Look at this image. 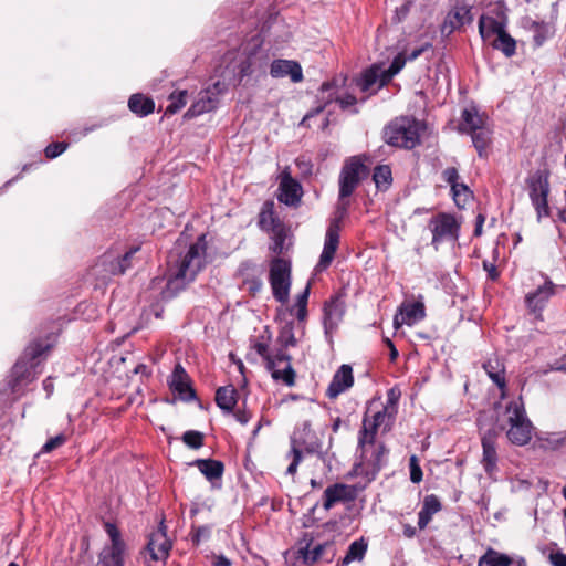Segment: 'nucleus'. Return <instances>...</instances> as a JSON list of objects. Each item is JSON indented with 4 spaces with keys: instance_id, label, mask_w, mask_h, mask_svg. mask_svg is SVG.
I'll list each match as a JSON object with an SVG mask.
<instances>
[{
    "instance_id": "bf43d9fd",
    "label": "nucleus",
    "mask_w": 566,
    "mask_h": 566,
    "mask_svg": "<svg viewBox=\"0 0 566 566\" xmlns=\"http://www.w3.org/2000/svg\"><path fill=\"white\" fill-rule=\"evenodd\" d=\"M209 533L210 530L208 527H199L193 535V541L199 543L201 538L208 537Z\"/></svg>"
},
{
    "instance_id": "a19ab883",
    "label": "nucleus",
    "mask_w": 566,
    "mask_h": 566,
    "mask_svg": "<svg viewBox=\"0 0 566 566\" xmlns=\"http://www.w3.org/2000/svg\"><path fill=\"white\" fill-rule=\"evenodd\" d=\"M287 458H291V463L286 469V473L293 475L297 471V465L302 460V450L297 441L296 434L291 440V451L287 453Z\"/></svg>"
},
{
    "instance_id": "4be33fe9",
    "label": "nucleus",
    "mask_w": 566,
    "mask_h": 566,
    "mask_svg": "<svg viewBox=\"0 0 566 566\" xmlns=\"http://www.w3.org/2000/svg\"><path fill=\"white\" fill-rule=\"evenodd\" d=\"M270 74L275 78L290 76L291 81L294 83H298L303 80L301 65L291 60H274L270 67Z\"/></svg>"
},
{
    "instance_id": "f257e3e1",
    "label": "nucleus",
    "mask_w": 566,
    "mask_h": 566,
    "mask_svg": "<svg viewBox=\"0 0 566 566\" xmlns=\"http://www.w3.org/2000/svg\"><path fill=\"white\" fill-rule=\"evenodd\" d=\"M206 264V235L200 234L196 242L186 247V238L182 234L168 256L167 284L164 296L172 297L184 290L187 284L195 280Z\"/></svg>"
},
{
    "instance_id": "79ce46f5",
    "label": "nucleus",
    "mask_w": 566,
    "mask_h": 566,
    "mask_svg": "<svg viewBox=\"0 0 566 566\" xmlns=\"http://www.w3.org/2000/svg\"><path fill=\"white\" fill-rule=\"evenodd\" d=\"M138 249H132L116 261L109 262V272L113 275L123 274L130 266V259Z\"/></svg>"
},
{
    "instance_id": "864d4df0",
    "label": "nucleus",
    "mask_w": 566,
    "mask_h": 566,
    "mask_svg": "<svg viewBox=\"0 0 566 566\" xmlns=\"http://www.w3.org/2000/svg\"><path fill=\"white\" fill-rule=\"evenodd\" d=\"M274 233V245H273V251L275 253H281L282 250H283V241H284V235L282 233V229H277L275 231H273Z\"/></svg>"
},
{
    "instance_id": "a211bd4d",
    "label": "nucleus",
    "mask_w": 566,
    "mask_h": 566,
    "mask_svg": "<svg viewBox=\"0 0 566 566\" xmlns=\"http://www.w3.org/2000/svg\"><path fill=\"white\" fill-rule=\"evenodd\" d=\"M302 195V186L291 177L289 169L285 168L280 175L279 201L287 206H295L301 201Z\"/></svg>"
},
{
    "instance_id": "39448f33",
    "label": "nucleus",
    "mask_w": 566,
    "mask_h": 566,
    "mask_svg": "<svg viewBox=\"0 0 566 566\" xmlns=\"http://www.w3.org/2000/svg\"><path fill=\"white\" fill-rule=\"evenodd\" d=\"M500 427L505 430L507 440L517 447L528 444L535 429L527 417L522 399L506 405L503 417L500 419Z\"/></svg>"
},
{
    "instance_id": "09e8293b",
    "label": "nucleus",
    "mask_w": 566,
    "mask_h": 566,
    "mask_svg": "<svg viewBox=\"0 0 566 566\" xmlns=\"http://www.w3.org/2000/svg\"><path fill=\"white\" fill-rule=\"evenodd\" d=\"M410 480L413 483H419L422 480V470L416 455L410 457Z\"/></svg>"
},
{
    "instance_id": "aec40b11",
    "label": "nucleus",
    "mask_w": 566,
    "mask_h": 566,
    "mask_svg": "<svg viewBox=\"0 0 566 566\" xmlns=\"http://www.w3.org/2000/svg\"><path fill=\"white\" fill-rule=\"evenodd\" d=\"M354 385L353 369L349 365H342L334 374L333 379L327 387L326 395L331 399L337 398L340 394L348 390Z\"/></svg>"
},
{
    "instance_id": "ddd939ff",
    "label": "nucleus",
    "mask_w": 566,
    "mask_h": 566,
    "mask_svg": "<svg viewBox=\"0 0 566 566\" xmlns=\"http://www.w3.org/2000/svg\"><path fill=\"white\" fill-rule=\"evenodd\" d=\"M171 546V541L166 534V527L161 523L158 530L149 535V539L146 546V554H148L149 557L145 555V562L147 564H150L151 562L165 563L169 556Z\"/></svg>"
},
{
    "instance_id": "58836bf2",
    "label": "nucleus",
    "mask_w": 566,
    "mask_h": 566,
    "mask_svg": "<svg viewBox=\"0 0 566 566\" xmlns=\"http://www.w3.org/2000/svg\"><path fill=\"white\" fill-rule=\"evenodd\" d=\"M373 179L379 190H387L392 181L391 169L386 165L376 167Z\"/></svg>"
},
{
    "instance_id": "c85d7f7f",
    "label": "nucleus",
    "mask_w": 566,
    "mask_h": 566,
    "mask_svg": "<svg viewBox=\"0 0 566 566\" xmlns=\"http://www.w3.org/2000/svg\"><path fill=\"white\" fill-rule=\"evenodd\" d=\"M505 30L503 19L499 20L490 15H482L479 21V32L484 41L492 42L500 33Z\"/></svg>"
},
{
    "instance_id": "423d86ee",
    "label": "nucleus",
    "mask_w": 566,
    "mask_h": 566,
    "mask_svg": "<svg viewBox=\"0 0 566 566\" xmlns=\"http://www.w3.org/2000/svg\"><path fill=\"white\" fill-rule=\"evenodd\" d=\"M420 123L415 118L401 117L385 129L389 145L411 149L419 143Z\"/></svg>"
},
{
    "instance_id": "a18cd8bd",
    "label": "nucleus",
    "mask_w": 566,
    "mask_h": 566,
    "mask_svg": "<svg viewBox=\"0 0 566 566\" xmlns=\"http://www.w3.org/2000/svg\"><path fill=\"white\" fill-rule=\"evenodd\" d=\"M293 328L294 327L292 322H287L282 326L279 335V340L282 346L289 347L296 345V338L294 336Z\"/></svg>"
},
{
    "instance_id": "0e129e2a",
    "label": "nucleus",
    "mask_w": 566,
    "mask_h": 566,
    "mask_svg": "<svg viewBox=\"0 0 566 566\" xmlns=\"http://www.w3.org/2000/svg\"><path fill=\"white\" fill-rule=\"evenodd\" d=\"M483 222H484V217L482 214H479L478 216V224H476L475 230H474V234L475 235H481Z\"/></svg>"
},
{
    "instance_id": "4d7b16f0",
    "label": "nucleus",
    "mask_w": 566,
    "mask_h": 566,
    "mask_svg": "<svg viewBox=\"0 0 566 566\" xmlns=\"http://www.w3.org/2000/svg\"><path fill=\"white\" fill-rule=\"evenodd\" d=\"M253 348L255 349V352L262 356L264 358V360L266 361V356H272L273 354H269L268 353V345L266 344H263V343H256Z\"/></svg>"
},
{
    "instance_id": "6e6552de",
    "label": "nucleus",
    "mask_w": 566,
    "mask_h": 566,
    "mask_svg": "<svg viewBox=\"0 0 566 566\" xmlns=\"http://www.w3.org/2000/svg\"><path fill=\"white\" fill-rule=\"evenodd\" d=\"M105 531L111 543L102 549L99 554L101 563L103 566H124L126 544L122 538L120 532L112 523H105Z\"/></svg>"
},
{
    "instance_id": "f03ea898",
    "label": "nucleus",
    "mask_w": 566,
    "mask_h": 566,
    "mask_svg": "<svg viewBox=\"0 0 566 566\" xmlns=\"http://www.w3.org/2000/svg\"><path fill=\"white\" fill-rule=\"evenodd\" d=\"M367 167L360 157L349 158L342 168L339 175V198L337 203V217H335L327 228L324 248L319 261L315 268L321 272L329 266L339 244L340 221L347 212L349 205L348 197L355 191L360 179L367 175Z\"/></svg>"
},
{
    "instance_id": "e433bc0d",
    "label": "nucleus",
    "mask_w": 566,
    "mask_h": 566,
    "mask_svg": "<svg viewBox=\"0 0 566 566\" xmlns=\"http://www.w3.org/2000/svg\"><path fill=\"white\" fill-rule=\"evenodd\" d=\"M538 441L539 447L545 450H557L566 443V431L544 433Z\"/></svg>"
},
{
    "instance_id": "0eeeda50",
    "label": "nucleus",
    "mask_w": 566,
    "mask_h": 566,
    "mask_svg": "<svg viewBox=\"0 0 566 566\" xmlns=\"http://www.w3.org/2000/svg\"><path fill=\"white\" fill-rule=\"evenodd\" d=\"M270 283L273 296L281 303H286L291 287V265L283 259H274L270 265Z\"/></svg>"
},
{
    "instance_id": "ea45409f",
    "label": "nucleus",
    "mask_w": 566,
    "mask_h": 566,
    "mask_svg": "<svg viewBox=\"0 0 566 566\" xmlns=\"http://www.w3.org/2000/svg\"><path fill=\"white\" fill-rule=\"evenodd\" d=\"M188 102L187 91L172 92L169 96V104L166 107L165 114L172 115L178 113L186 106Z\"/></svg>"
},
{
    "instance_id": "cd10ccee",
    "label": "nucleus",
    "mask_w": 566,
    "mask_h": 566,
    "mask_svg": "<svg viewBox=\"0 0 566 566\" xmlns=\"http://www.w3.org/2000/svg\"><path fill=\"white\" fill-rule=\"evenodd\" d=\"M353 497V491L350 486L342 483H336L328 486L324 491L323 506L325 510H329L336 503L350 500Z\"/></svg>"
},
{
    "instance_id": "603ef678",
    "label": "nucleus",
    "mask_w": 566,
    "mask_h": 566,
    "mask_svg": "<svg viewBox=\"0 0 566 566\" xmlns=\"http://www.w3.org/2000/svg\"><path fill=\"white\" fill-rule=\"evenodd\" d=\"M442 176H443V179L451 186V189L453 188V185L459 184L458 182L459 174H458V170L453 167L447 168L442 172Z\"/></svg>"
},
{
    "instance_id": "473e14b6",
    "label": "nucleus",
    "mask_w": 566,
    "mask_h": 566,
    "mask_svg": "<svg viewBox=\"0 0 566 566\" xmlns=\"http://www.w3.org/2000/svg\"><path fill=\"white\" fill-rule=\"evenodd\" d=\"M128 107L134 114L144 117L155 111V103L143 94H134L128 101Z\"/></svg>"
},
{
    "instance_id": "2eb2a0df",
    "label": "nucleus",
    "mask_w": 566,
    "mask_h": 566,
    "mask_svg": "<svg viewBox=\"0 0 566 566\" xmlns=\"http://www.w3.org/2000/svg\"><path fill=\"white\" fill-rule=\"evenodd\" d=\"M358 443L361 449V463L366 465V472L377 473L386 463L388 450L384 444H376L375 440L363 442L360 436Z\"/></svg>"
},
{
    "instance_id": "6ab92c4d",
    "label": "nucleus",
    "mask_w": 566,
    "mask_h": 566,
    "mask_svg": "<svg viewBox=\"0 0 566 566\" xmlns=\"http://www.w3.org/2000/svg\"><path fill=\"white\" fill-rule=\"evenodd\" d=\"M426 316L424 304L422 301L405 302L400 305L398 313L394 317V327L400 328L402 325L412 326Z\"/></svg>"
},
{
    "instance_id": "13d9d810",
    "label": "nucleus",
    "mask_w": 566,
    "mask_h": 566,
    "mask_svg": "<svg viewBox=\"0 0 566 566\" xmlns=\"http://www.w3.org/2000/svg\"><path fill=\"white\" fill-rule=\"evenodd\" d=\"M484 270L488 272V275L491 280H496L499 276L497 270L494 264L484 262Z\"/></svg>"
},
{
    "instance_id": "6e6d98bb",
    "label": "nucleus",
    "mask_w": 566,
    "mask_h": 566,
    "mask_svg": "<svg viewBox=\"0 0 566 566\" xmlns=\"http://www.w3.org/2000/svg\"><path fill=\"white\" fill-rule=\"evenodd\" d=\"M212 565L213 566H231L232 563L224 555H218V556L213 557Z\"/></svg>"
},
{
    "instance_id": "c756f323",
    "label": "nucleus",
    "mask_w": 566,
    "mask_h": 566,
    "mask_svg": "<svg viewBox=\"0 0 566 566\" xmlns=\"http://www.w3.org/2000/svg\"><path fill=\"white\" fill-rule=\"evenodd\" d=\"M441 510V503L436 495H427L418 514V527L424 530L432 516Z\"/></svg>"
},
{
    "instance_id": "dca6fc26",
    "label": "nucleus",
    "mask_w": 566,
    "mask_h": 566,
    "mask_svg": "<svg viewBox=\"0 0 566 566\" xmlns=\"http://www.w3.org/2000/svg\"><path fill=\"white\" fill-rule=\"evenodd\" d=\"M266 366L275 380H282L286 386L295 382V373L291 365V358L284 352L279 350L272 356H266Z\"/></svg>"
},
{
    "instance_id": "f8f14e48",
    "label": "nucleus",
    "mask_w": 566,
    "mask_h": 566,
    "mask_svg": "<svg viewBox=\"0 0 566 566\" xmlns=\"http://www.w3.org/2000/svg\"><path fill=\"white\" fill-rule=\"evenodd\" d=\"M226 90L224 83L216 82L211 87L199 93L197 101L186 112V118H193L217 108L219 95Z\"/></svg>"
},
{
    "instance_id": "5701e85b",
    "label": "nucleus",
    "mask_w": 566,
    "mask_h": 566,
    "mask_svg": "<svg viewBox=\"0 0 566 566\" xmlns=\"http://www.w3.org/2000/svg\"><path fill=\"white\" fill-rule=\"evenodd\" d=\"M171 390L178 394L179 398L188 401L195 398V391L190 387L189 377L181 365H177L169 380Z\"/></svg>"
},
{
    "instance_id": "e2e57ef3",
    "label": "nucleus",
    "mask_w": 566,
    "mask_h": 566,
    "mask_svg": "<svg viewBox=\"0 0 566 566\" xmlns=\"http://www.w3.org/2000/svg\"><path fill=\"white\" fill-rule=\"evenodd\" d=\"M386 344L389 346L390 348V359L391 360H395L398 356V350L396 349V347L394 346L392 342L390 339H386Z\"/></svg>"
},
{
    "instance_id": "20e7f679",
    "label": "nucleus",
    "mask_w": 566,
    "mask_h": 566,
    "mask_svg": "<svg viewBox=\"0 0 566 566\" xmlns=\"http://www.w3.org/2000/svg\"><path fill=\"white\" fill-rule=\"evenodd\" d=\"M49 349L50 345L42 342H33L25 348L23 355L12 368L9 385L13 394L21 396L25 386L36 379L39 374L36 367L41 363L42 355Z\"/></svg>"
},
{
    "instance_id": "8fccbe9b",
    "label": "nucleus",
    "mask_w": 566,
    "mask_h": 566,
    "mask_svg": "<svg viewBox=\"0 0 566 566\" xmlns=\"http://www.w3.org/2000/svg\"><path fill=\"white\" fill-rule=\"evenodd\" d=\"M67 145L65 143H54L45 148V155L48 158H55L65 151Z\"/></svg>"
},
{
    "instance_id": "72a5a7b5",
    "label": "nucleus",
    "mask_w": 566,
    "mask_h": 566,
    "mask_svg": "<svg viewBox=\"0 0 566 566\" xmlns=\"http://www.w3.org/2000/svg\"><path fill=\"white\" fill-rule=\"evenodd\" d=\"M192 464L196 465L209 481L221 478L223 473V464L217 460L198 459L192 462Z\"/></svg>"
},
{
    "instance_id": "052dcab7",
    "label": "nucleus",
    "mask_w": 566,
    "mask_h": 566,
    "mask_svg": "<svg viewBox=\"0 0 566 566\" xmlns=\"http://www.w3.org/2000/svg\"><path fill=\"white\" fill-rule=\"evenodd\" d=\"M402 532H403V535L407 537V538H412L416 536L417 534V530L416 527H413L412 525L410 524H405L402 526Z\"/></svg>"
},
{
    "instance_id": "c9c22d12",
    "label": "nucleus",
    "mask_w": 566,
    "mask_h": 566,
    "mask_svg": "<svg viewBox=\"0 0 566 566\" xmlns=\"http://www.w3.org/2000/svg\"><path fill=\"white\" fill-rule=\"evenodd\" d=\"M366 552H367V543L365 542L364 538L354 541L349 545L345 556L343 557L342 565L347 566L353 562L363 560Z\"/></svg>"
},
{
    "instance_id": "de8ad7c7",
    "label": "nucleus",
    "mask_w": 566,
    "mask_h": 566,
    "mask_svg": "<svg viewBox=\"0 0 566 566\" xmlns=\"http://www.w3.org/2000/svg\"><path fill=\"white\" fill-rule=\"evenodd\" d=\"M182 440L190 448L198 449L202 446L203 436L198 431H187L184 433Z\"/></svg>"
},
{
    "instance_id": "37998d69",
    "label": "nucleus",
    "mask_w": 566,
    "mask_h": 566,
    "mask_svg": "<svg viewBox=\"0 0 566 566\" xmlns=\"http://www.w3.org/2000/svg\"><path fill=\"white\" fill-rule=\"evenodd\" d=\"M451 191L455 205L460 208L464 207L472 198V191L467 185L461 182L453 185Z\"/></svg>"
},
{
    "instance_id": "5fc2aeb1",
    "label": "nucleus",
    "mask_w": 566,
    "mask_h": 566,
    "mask_svg": "<svg viewBox=\"0 0 566 566\" xmlns=\"http://www.w3.org/2000/svg\"><path fill=\"white\" fill-rule=\"evenodd\" d=\"M553 566H566V555L563 553H554L549 556Z\"/></svg>"
},
{
    "instance_id": "69168bd1",
    "label": "nucleus",
    "mask_w": 566,
    "mask_h": 566,
    "mask_svg": "<svg viewBox=\"0 0 566 566\" xmlns=\"http://www.w3.org/2000/svg\"><path fill=\"white\" fill-rule=\"evenodd\" d=\"M235 418L240 423L245 424L249 421L250 416L245 412H238L235 413Z\"/></svg>"
},
{
    "instance_id": "9d476101",
    "label": "nucleus",
    "mask_w": 566,
    "mask_h": 566,
    "mask_svg": "<svg viewBox=\"0 0 566 566\" xmlns=\"http://www.w3.org/2000/svg\"><path fill=\"white\" fill-rule=\"evenodd\" d=\"M343 81L334 80L322 85L318 98L321 102H324V105L317 107L316 113L322 112L332 102H336L342 109H349L355 106L357 98L352 93H348L343 87Z\"/></svg>"
},
{
    "instance_id": "3c124183",
    "label": "nucleus",
    "mask_w": 566,
    "mask_h": 566,
    "mask_svg": "<svg viewBox=\"0 0 566 566\" xmlns=\"http://www.w3.org/2000/svg\"><path fill=\"white\" fill-rule=\"evenodd\" d=\"M65 441H66L65 436L57 434L56 437L51 438L50 440H48L44 443V446L42 448V451L43 452H51L52 450L61 447Z\"/></svg>"
},
{
    "instance_id": "393cba45",
    "label": "nucleus",
    "mask_w": 566,
    "mask_h": 566,
    "mask_svg": "<svg viewBox=\"0 0 566 566\" xmlns=\"http://www.w3.org/2000/svg\"><path fill=\"white\" fill-rule=\"evenodd\" d=\"M298 558H301L305 564L313 565L316 562L322 559L329 560L333 556V545L329 543L318 544L314 547H311L310 544L304 547H300L297 551Z\"/></svg>"
},
{
    "instance_id": "338daca9",
    "label": "nucleus",
    "mask_w": 566,
    "mask_h": 566,
    "mask_svg": "<svg viewBox=\"0 0 566 566\" xmlns=\"http://www.w3.org/2000/svg\"><path fill=\"white\" fill-rule=\"evenodd\" d=\"M409 11V4L405 3L401 6L400 9L397 10V14H401V17H405Z\"/></svg>"
},
{
    "instance_id": "f704fd0d",
    "label": "nucleus",
    "mask_w": 566,
    "mask_h": 566,
    "mask_svg": "<svg viewBox=\"0 0 566 566\" xmlns=\"http://www.w3.org/2000/svg\"><path fill=\"white\" fill-rule=\"evenodd\" d=\"M216 402L226 412H231L237 405V390L232 386L221 387L217 390Z\"/></svg>"
},
{
    "instance_id": "f3484780",
    "label": "nucleus",
    "mask_w": 566,
    "mask_h": 566,
    "mask_svg": "<svg viewBox=\"0 0 566 566\" xmlns=\"http://www.w3.org/2000/svg\"><path fill=\"white\" fill-rule=\"evenodd\" d=\"M544 280L538 287L525 295V304L531 313H533L536 317L542 316V311L547 304L548 300L555 294V284L542 275Z\"/></svg>"
},
{
    "instance_id": "4468645a",
    "label": "nucleus",
    "mask_w": 566,
    "mask_h": 566,
    "mask_svg": "<svg viewBox=\"0 0 566 566\" xmlns=\"http://www.w3.org/2000/svg\"><path fill=\"white\" fill-rule=\"evenodd\" d=\"M392 419L394 413L389 410L388 406H385L381 410L375 412L371 418L366 415L363 419V426L359 432L361 441L369 442L375 440L379 429H382L384 431L389 430Z\"/></svg>"
},
{
    "instance_id": "7ed1b4c3",
    "label": "nucleus",
    "mask_w": 566,
    "mask_h": 566,
    "mask_svg": "<svg viewBox=\"0 0 566 566\" xmlns=\"http://www.w3.org/2000/svg\"><path fill=\"white\" fill-rule=\"evenodd\" d=\"M429 46L430 44L427 43L418 49L412 50L407 56L403 54H398L388 69H385L382 64L371 65L361 74L360 78L356 80V86L363 93H367L369 95L375 94L378 90L386 85L394 75L402 70L407 60H416Z\"/></svg>"
},
{
    "instance_id": "7c9ffc66",
    "label": "nucleus",
    "mask_w": 566,
    "mask_h": 566,
    "mask_svg": "<svg viewBox=\"0 0 566 566\" xmlns=\"http://www.w3.org/2000/svg\"><path fill=\"white\" fill-rule=\"evenodd\" d=\"M493 129L491 123L470 134L473 146L480 157L488 155V149L492 143Z\"/></svg>"
},
{
    "instance_id": "2f4dec72",
    "label": "nucleus",
    "mask_w": 566,
    "mask_h": 566,
    "mask_svg": "<svg viewBox=\"0 0 566 566\" xmlns=\"http://www.w3.org/2000/svg\"><path fill=\"white\" fill-rule=\"evenodd\" d=\"M484 370L489 375V377L492 379L494 384L499 386V388L502 390V397H504V390H505V368L502 360L497 357L490 358L484 365Z\"/></svg>"
},
{
    "instance_id": "774afa93",
    "label": "nucleus",
    "mask_w": 566,
    "mask_h": 566,
    "mask_svg": "<svg viewBox=\"0 0 566 566\" xmlns=\"http://www.w3.org/2000/svg\"><path fill=\"white\" fill-rule=\"evenodd\" d=\"M563 495H564V497L566 500V485L563 488Z\"/></svg>"
},
{
    "instance_id": "a878e982",
    "label": "nucleus",
    "mask_w": 566,
    "mask_h": 566,
    "mask_svg": "<svg viewBox=\"0 0 566 566\" xmlns=\"http://www.w3.org/2000/svg\"><path fill=\"white\" fill-rule=\"evenodd\" d=\"M478 566H526V564L523 558L514 559L490 547L480 557Z\"/></svg>"
},
{
    "instance_id": "1a4fd4ad",
    "label": "nucleus",
    "mask_w": 566,
    "mask_h": 566,
    "mask_svg": "<svg viewBox=\"0 0 566 566\" xmlns=\"http://www.w3.org/2000/svg\"><path fill=\"white\" fill-rule=\"evenodd\" d=\"M429 228L436 250L442 242H457L459 239L460 223L452 214L439 213L430 220Z\"/></svg>"
},
{
    "instance_id": "49530a36",
    "label": "nucleus",
    "mask_w": 566,
    "mask_h": 566,
    "mask_svg": "<svg viewBox=\"0 0 566 566\" xmlns=\"http://www.w3.org/2000/svg\"><path fill=\"white\" fill-rule=\"evenodd\" d=\"M260 224L263 229L275 231L280 229L275 226L274 213L270 208H264L260 213Z\"/></svg>"
},
{
    "instance_id": "412c9836",
    "label": "nucleus",
    "mask_w": 566,
    "mask_h": 566,
    "mask_svg": "<svg viewBox=\"0 0 566 566\" xmlns=\"http://www.w3.org/2000/svg\"><path fill=\"white\" fill-rule=\"evenodd\" d=\"M496 438L497 433L494 430H489L483 433L481 439L483 449L482 463L489 475H492L497 468Z\"/></svg>"
},
{
    "instance_id": "b1692460",
    "label": "nucleus",
    "mask_w": 566,
    "mask_h": 566,
    "mask_svg": "<svg viewBox=\"0 0 566 566\" xmlns=\"http://www.w3.org/2000/svg\"><path fill=\"white\" fill-rule=\"evenodd\" d=\"M461 118L459 130L468 135L490 123L489 118L484 114L479 113L474 106L464 108Z\"/></svg>"
},
{
    "instance_id": "680f3d73",
    "label": "nucleus",
    "mask_w": 566,
    "mask_h": 566,
    "mask_svg": "<svg viewBox=\"0 0 566 566\" xmlns=\"http://www.w3.org/2000/svg\"><path fill=\"white\" fill-rule=\"evenodd\" d=\"M43 389L46 391L48 397H50L53 392V382L50 378L43 381Z\"/></svg>"
},
{
    "instance_id": "bb28decb",
    "label": "nucleus",
    "mask_w": 566,
    "mask_h": 566,
    "mask_svg": "<svg viewBox=\"0 0 566 566\" xmlns=\"http://www.w3.org/2000/svg\"><path fill=\"white\" fill-rule=\"evenodd\" d=\"M344 315V302L339 298H332L324 307V326L326 333L335 329Z\"/></svg>"
},
{
    "instance_id": "9b49d317",
    "label": "nucleus",
    "mask_w": 566,
    "mask_h": 566,
    "mask_svg": "<svg viewBox=\"0 0 566 566\" xmlns=\"http://www.w3.org/2000/svg\"><path fill=\"white\" fill-rule=\"evenodd\" d=\"M530 198L537 212V219L541 220L549 214L547 196L549 192V184L547 175L543 171L533 174L528 181Z\"/></svg>"
},
{
    "instance_id": "4c0bfd02",
    "label": "nucleus",
    "mask_w": 566,
    "mask_h": 566,
    "mask_svg": "<svg viewBox=\"0 0 566 566\" xmlns=\"http://www.w3.org/2000/svg\"><path fill=\"white\" fill-rule=\"evenodd\" d=\"M490 43L494 49L502 51L506 56H512L515 53L516 43L505 30Z\"/></svg>"
},
{
    "instance_id": "c03bdc74",
    "label": "nucleus",
    "mask_w": 566,
    "mask_h": 566,
    "mask_svg": "<svg viewBox=\"0 0 566 566\" xmlns=\"http://www.w3.org/2000/svg\"><path fill=\"white\" fill-rule=\"evenodd\" d=\"M308 295H310V283H307L304 291L297 296V300L293 307V310L295 311V315L300 321H304L307 315L306 305H307Z\"/></svg>"
}]
</instances>
